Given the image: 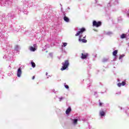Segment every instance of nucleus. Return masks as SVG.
<instances>
[{
  "label": "nucleus",
  "mask_w": 129,
  "mask_h": 129,
  "mask_svg": "<svg viewBox=\"0 0 129 129\" xmlns=\"http://www.w3.org/2000/svg\"><path fill=\"white\" fill-rule=\"evenodd\" d=\"M62 67L60 69V70H61V71H63V70H66V69H67V68H68V67L69 66V60H65L64 62L62 63Z\"/></svg>",
  "instance_id": "f257e3e1"
},
{
  "label": "nucleus",
  "mask_w": 129,
  "mask_h": 129,
  "mask_svg": "<svg viewBox=\"0 0 129 129\" xmlns=\"http://www.w3.org/2000/svg\"><path fill=\"white\" fill-rule=\"evenodd\" d=\"M102 23L100 21L96 22V21H94L93 22V27H96L97 28H98V27H100L101 26Z\"/></svg>",
  "instance_id": "f03ea898"
},
{
  "label": "nucleus",
  "mask_w": 129,
  "mask_h": 129,
  "mask_svg": "<svg viewBox=\"0 0 129 129\" xmlns=\"http://www.w3.org/2000/svg\"><path fill=\"white\" fill-rule=\"evenodd\" d=\"M80 30L76 34V36H79V35H81V34H83V32H85V31H86V29H85V28H82L81 29H80Z\"/></svg>",
  "instance_id": "7ed1b4c3"
},
{
  "label": "nucleus",
  "mask_w": 129,
  "mask_h": 129,
  "mask_svg": "<svg viewBox=\"0 0 129 129\" xmlns=\"http://www.w3.org/2000/svg\"><path fill=\"white\" fill-rule=\"evenodd\" d=\"M87 57H88V53H82L81 59H86Z\"/></svg>",
  "instance_id": "20e7f679"
},
{
  "label": "nucleus",
  "mask_w": 129,
  "mask_h": 129,
  "mask_svg": "<svg viewBox=\"0 0 129 129\" xmlns=\"http://www.w3.org/2000/svg\"><path fill=\"white\" fill-rule=\"evenodd\" d=\"M21 75H22V70L21 69V68H19L17 71V77H21Z\"/></svg>",
  "instance_id": "39448f33"
},
{
  "label": "nucleus",
  "mask_w": 129,
  "mask_h": 129,
  "mask_svg": "<svg viewBox=\"0 0 129 129\" xmlns=\"http://www.w3.org/2000/svg\"><path fill=\"white\" fill-rule=\"evenodd\" d=\"M82 36L80 35V38L79 39V41L80 42H82V43H87V40L82 39Z\"/></svg>",
  "instance_id": "423d86ee"
},
{
  "label": "nucleus",
  "mask_w": 129,
  "mask_h": 129,
  "mask_svg": "<svg viewBox=\"0 0 129 129\" xmlns=\"http://www.w3.org/2000/svg\"><path fill=\"white\" fill-rule=\"evenodd\" d=\"M63 20L64 22H66L67 23H69L70 20L68 17L66 16V15L64 14V17H63Z\"/></svg>",
  "instance_id": "0eeeda50"
},
{
  "label": "nucleus",
  "mask_w": 129,
  "mask_h": 129,
  "mask_svg": "<svg viewBox=\"0 0 129 129\" xmlns=\"http://www.w3.org/2000/svg\"><path fill=\"white\" fill-rule=\"evenodd\" d=\"M71 112V107H69L66 111V114H69Z\"/></svg>",
  "instance_id": "6e6552de"
},
{
  "label": "nucleus",
  "mask_w": 129,
  "mask_h": 129,
  "mask_svg": "<svg viewBox=\"0 0 129 129\" xmlns=\"http://www.w3.org/2000/svg\"><path fill=\"white\" fill-rule=\"evenodd\" d=\"M100 114L101 116H104V115H105V111H100Z\"/></svg>",
  "instance_id": "1a4fd4ad"
},
{
  "label": "nucleus",
  "mask_w": 129,
  "mask_h": 129,
  "mask_svg": "<svg viewBox=\"0 0 129 129\" xmlns=\"http://www.w3.org/2000/svg\"><path fill=\"white\" fill-rule=\"evenodd\" d=\"M117 52H118L117 50H115L112 53L113 56H114V57H116V54H117Z\"/></svg>",
  "instance_id": "9d476101"
},
{
  "label": "nucleus",
  "mask_w": 129,
  "mask_h": 129,
  "mask_svg": "<svg viewBox=\"0 0 129 129\" xmlns=\"http://www.w3.org/2000/svg\"><path fill=\"white\" fill-rule=\"evenodd\" d=\"M29 49L30 51H32L33 52H35V51H36V48L33 46L29 47Z\"/></svg>",
  "instance_id": "9b49d317"
},
{
  "label": "nucleus",
  "mask_w": 129,
  "mask_h": 129,
  "mask_svg": "<svg viewBox=\"0 0 129 129\" xmlns=\"http://www.w3.org/2000/svg\"><path fill=\"white\" fill-rule=\"evenodd\" d=\"M121 39H124L125 38V37H126V34H122L120 36Z\"/></svg>",
  "instance_id": "f8f14e48"
},
{
  "label": "nucleus",
  "mask_w": 129,
  "mask_h": 129,
  "mask_svg": "<svg viewBox=\"0 0 129 129\" xmlns=\"http://www.w3.org/2000/svg\"><path fill=\"white\" fill-rule=\"evenodd\" d=\"M31 65H32V67H33V68H35V67H36V63H35V62H34V61L31 62Z\"/></svg>",
  "instance_id": "ddd939ff"
},
{
  "label": "nucleus",
  "mask_w": 129,
  "mask_h": 129,
  "mask_svg": "<svg viewBox=\"0 0 129 129\" xmlns=\"http://www.w3.org/2000/svg\"><path fill=\"white\" fill-rule=\"evenodd\" d=\"M74 121V123L75 124H76V123H77V121H78V119H74L72 120Z\"/></svg>",
  "instance_id": "4468645a"
},
{
  "label": "nucleus",
  "mask_w": 129,
  "mask_h": 129,
  "mask_svg": "<svg viewBox=\"0 0 129 129\" xmlns=\"http://www.w3.org/2000/svg\"><path fill=\"white\" fill-rule=\"evenodd\" d=\"M64 87L67 89H69V86L68 85H66V83H64Z\"/></svg>",
  "instance_id": "2eb2a0df"
},
{
  "label": "nucleus",
  "mask_w": 129,
  "mask_h": 129,
  "mask_svg": "<svg viewBox=\"0 0 129 129\" xmlns=\"http://www.w3.org/2000/svg\"><path fill=\"white\" fill-rule=\"evenodd\" d=\"M121 85H122V86H124V85H125V82H122L121 83Z\"/></svg>",
  "instance_id": "dca6fc26"
},
{
  "label": "nucleus",
  "mask_w": 129,
  "mask_h": 129,
  "mask_svg": "<svg viewBox=\"0 0 129 129\" xmlns=\"http://www.w3.org/2000/svg\"><path fill=\"white\" fill-rule=\"evenodd\" d=\"M117 86H118V87H120V86H121V83H118Z\"/></svg>",
  "instance_id": "f3484780"
},
{
  "label": "nucleus",
  "mask_w": 129,
  "mask_h": 129,
  "mask_svg": "<svg viewBox=\"0 0 129 129\" xmlns=\"http://www.w3.org/2000/svg\"><path fill=\"white\" fill-rule=\"evenodd\" d=\"M66 46H67V43L64 42L63 43V47H66Z\"/></svg>",
  "instance_id": "a211bd4d"
},
{
  "label": "nucleus",
  "mask_w": 129,
  "mask_h": 129,
  "mask_svg": "<svg viewBox=\"0 0 129 129\" xmlns=\"http://www.w3.org/2000/svg\"><path fill=\"white\" fill-rule=\"evenodd\" d=\"M123 58V56L120 55V56H119V60H120V59H121V58Z\"/></svg>",
  "instance_id": "6ab92c4d"
},
{
  "label": "nucleus",
  "mask_w": 129,
  "mask_h": 129,
  "mask_svg": "<svg viewBox=\"0 0 129 129\" xmlns=\"http://www.w3.org/2000/svg\"><path fill=\"white\" fill-rule=\"evenodd\" d=\"M34 48H36V47H37V44H35L33 45Z\"/></svg>",
  "instance_id": "aec40b11"
},
{
  "label": "nucleus",
  "mask_w": 129,
  "mask_h": 129,
  "mask_svg": "<svg viewBox=\"0 0 129 129\" xmlns=\"http://www.w3.org/2000/svg\"><path fill=\"white\" fill-rule=\"evenodd\" d=\"M101 105H102V103L100 102V103H99V106H101Z\"/></svg>",
  "instance_id": "412c9836"
},
{
  "label": "nucleus",
  "mask_w": 129,
  "mask_h": 129,
  "mask_svg": "<svg viewBox=\"0 0 129 129\" xmlns=\"http://www.w3.org/2000/svg\"><path fill=\"white\" fill-rule=\"evenodd\" d=\"M32 79H33V80L35 79V76H33L32 77Z\"/></svg>",
  "instance_id": "4be33fe9"
},
{
  "label": "nucleus",
  "mask_w": 129,
  "mask_h": 129,
  "mask_svg": "<svg viewBox=\"0 0 129 129\" xmlns=\"http://www.w3.org/2000/svg\"><path fill=\"white\" fill-rule=\"evenodd\" d=\"M16 48H19V46L18 45H16Z\"/></svg>",
  "instance_id": "5701e85b"
},
{
  "label": "nucleus",
  "mask_w": 129,
  "mask_h": 129,
  "mask_svg": "<svg viewBox=\"0 0 129 129\" xmlns=\"http://www.w3.org/2000/svg\"><path fill=\"white\" fill-rule=\"evenodd\" d=\"M85 38H86V36H84V37H83L84 39H85Z\"/></svg>",
  "instance_id": "b1692460"
},
{
  "label": "nucleus",
  "mask_w": 129,
  "mask_h": 129,
  "mask_svg": "<svg viewBox=\"0 0 129 129\" xmlns=\"http://www.w3.org/2000/svg\"><path fill=\"white\" fill-rule=\"evenodd\" d=\"M46 75H48V73H46Z\"/></svg>",
  "instance_id": "393cba45"
}]
</instances>
